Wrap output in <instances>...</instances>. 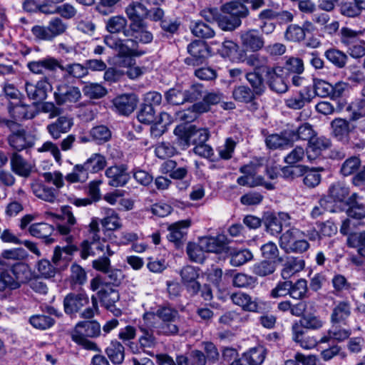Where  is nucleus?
<instances>
[{
    "label": "nucleus",
    "mask_w": 365,
    "mask_h": 365,
    "mask_svg": "<svg viewBox=\"0 0 365 365\" xmlns=\"http://www.w3.org/2000/svg\"><path fill=\"white\" fill-rule=\"evenodd\" d=\"M324 55L327 60L338 68H344L348 61L346 53L336 48L328 49Z\"/></svg>",
    "instance_id": "864d4df0"
},
{
    "label": "nucleus",
    "mask_w": 365,
    "mask_h": 365,
    "mask_svg": "<svg viewBox=\"0 0 365 365\" xmlns=\"http://www.w3.org/2000/svg\"><path fill=\"white\" fill-rule=\"evenodd\" d=\"M73 125L71 118L68 116H60L55 121L46 126V130L54 140H58L62 134L68 133Z\"/></svg>",
    "instance_id": "f3484780"
},
{
    "label": "nucleus",
    "mask_w": 365,
    "mask_h": 365,
    "mask_svg": "<svg viewBox=\"0 0 365 365\" xmlns=\"http://www.w3.org/2000/svg\"><path fill=\"white\" fill-rule=\"evenodd\" d=\"M349 247L356 248L359 256L365 257V230L360 232H352L346 240Z\"/></svg>",
    "instance_id": "c03bdc74"
},
{
    "label": "nucleus",
    "mask_w": 365,
    "mask_h": 365,
    "mask_svg": "<svg viewBox=\"0 0 365 365\" xmlns=\"http://www.w3.org/2000/svg\"><path fill=\"white\" fill-rule=\"evenodd\" d=\"M101 303L107 308L113 307L119 299L118 292L111 285L103 284L98 292Z\"/></svg>",
    "instance_id": "e433bc0d"
},
{
    "label": "nucleus",
    "mask_w": 365,
    "mask_h": 365,
    "mask_svg": "<svg viewBox=\"0 0 365 365\" xmlns=\"http://www.w3.org/2000/svg\"><path fill=\"white\" fill-rule=\"evenodd\" d=\"M126 38H120L113 35L104 37L105 44L114 50L119 57H140L145 52L139 48V44H147L152 42L153 34L148 30L145 21H138L130 22L124 31Z\"/></svg>",
    "instance_id": "f257e3e1"
},
{
    "label": "nucleus",
    "mask_w": 365,
    "mask_h": 365,
    "mask_svg": "<svg viewBox=\"0 0 365 365\" xmlns=\"http://www.w3.org/2000/svg\"><path fill=\"white\" fill-rule=\"evenodd\" d=\"M257 93L247 86L240 85L235 86L232 91L233 98L240 103H250L251 110H257L258 104L255 101Z\"/></svg>",
    "instance_id": "b1692460"
},
{
    "label": "nucleus",
    "mask_w": 365,
    "mask_h": 365,
    "mask_svg": "<svg viewBox=\"0 0 365 365\" xmlns=\"http://www.w3.org/2000/svg\"><path fill=\"white\" fill-rule=\"evenodd\" d=\"M289 215L285 212H279L277 215L271 213L265 215L264 224L268 232L277 235L282 232L283 226L289 225Z\"/></svg>",
    "instance_id": "2eb2a0df"
},
{
    "label": "nucleus",
    "mask_w": 365,
    "mask_h": 365,
    "mask_svg": "<svg viewBox=\"0 0 365 365\" xmlns=\"http://www.w3.org/2000/svg\"><path fill=\"white\" fill-rule=\"evenodd\" d=\"M205 252H220L223 247L224 242L220 237H205L199 242Z\"/></svg>",
    "instance_id": "5fc2aeb1"
},
{
    "label": "nucleus",
    "mask_w": 365,
    "mask_h": 365,
    "mask_svg": "<svg viewBox=\"0 0 365 365\" xmlns=\"http://www.w3.org/2000/svg\"><path fill=\"white\" fill-rule=\"evenodd\" d=\"M349 119L336 118L331 122V128L332 135L343 144L348 140V137L354 128L351 126Z\"/></svg>",
    "instance_id": "a211bd4d"
},
{
    "label": "nucleus",
    "mask_w": 365,
    "mask_h": 365,
    "mask_svg": "<svg viewBox=\"0 0 365 365\" xmlns=\"http://www.w3.org/2000/svg\"><path fill=\"white\" fill-rule=\"evenodd\" d=\"M224 95L219 91L204 92L202 101L194 103V108L200 113L210 110V106L223 102Z\"/></svg>",
    "instance_id": "cd10ccee"
},
{
    "label": "nucleus",
    "mask_w": 365,
    "mask_h": 365,
    "mask_svg": "<svg viewBox=\"0 0 365 365\" xmlns=\"http://www.w3.org/2000/svg\"><path fill=\"white\" fill-rule=\"evenodd\" d=\"M191 221L185 220L178 221L169 227V234L168 239L170 242L175 244L177 247H180L182 243V240L187 235L186 230L190 226Z\"/></svg>",
    "instance_id": "bb28decb"
},
{
    "label": "nucleus",
    "mask_w": 365,
    "mask_h": 365,
    "mask_svg": "<svg viewBox=\"0 0 365 365\" xmlns=\"http://www.w3.org/2000/svg\"><path fill=\"white\" fill-rule=\"evenodd\" d=\"M155 11V7L148 8L144 6L143 4H139L138 1L133 2L129 4L125 9V13L130 22H135L138 21H145V19L151 20L153 11Z\"/></svg>",
    "instance_id": "aec40b11"
},
{
    "label": "nucleus",
    "mask_w": 365,
    "mask_h": 365,
    "mask_svg": "<svg viewBox=\"0 0 365 365\" xmlns=\"http://www.w3.org/2000/svg\"><path fill=\"white\" fill-rule=\"evenodd\" d=\"M351 334V330L350 329H345L333 324L332 327L328 330L327 335L320 339L319 343H328L331 340L342 342L349 339Z\"/></svg>",
    "instance_id": "f704fd0d"
},
{
    "label": "nucleus",
    "mask_w": 365,
    "mask_h": 365,
    "mask_svg": "<svg viewBox=\"0 0 365 365\" xmlns=\"http://www.w3.org/2000/svg\"><path fill=\"white\" fill-rule=\"evenodd\" d=\"M306 304L298 303V311H302L299 319L300 325L306 329H317L323 326V322L305 309Z\"/></svg>",
    "instance_id": "7c9ffc66"
},
{
    "label": "nucleus",
    "mask_w": 365,
    "mask_h": 365,
    "mask_svg": "<svg viewBox=\"0 0 365 365\" xmlns=\"http://www.w3.org/2000/svg\"><path fill=\"white\" fill-rule=\"evenodd\" d=\"M138 98L135 93L123 94L113 100V105L116 110L123 115H128L134 111Z\"/></svg>",
    "instance_id": "6ab92c4d"
},
{
    "label": "nucleus",
    "mask_w": 365,
    "mask_h": 365,
    "mask_svg": "<svg viewBox=\"0 0 365 365\" xmlns=\"http://www.w3.org/2000/svg\"><path fill=\"white\" fill-rule=\"evenodd\" d=\"M61 71L66 73L69 76L81 78L86 76L88 73V68L86 66H83L81 63H70L66 66H63L59 62V66H58Z\"/></svg>",
    "instance_id": "6e6d98bb"
},
{
    "label": "nucleus",
    "mask_w": 365,
    "mask_h": 365,
    "mask_svg": "<svg viewBox=\"0 0 365 365\" xmlns=\"http://www.w3.org/2000/svg\"><path fill=\"white\" fill-rule=\"evenodd\" d=\"M51 86L47 78L38 81L36 84L26 82L25 83V90L27 96L36 103L41 102L46 99L47 93L51 89Z\"/></svg>",
    "instance_id": "4468645a"
},
{
    "label": "nucleus",
    "mask_w": 365,
    "mask_h": 365,
    "mask_svg": "<svg viewBox=\"0 0 365 365\" xmlns=\"http://www.w3.org/2000/svg\"><path fill=\"white\" fill-rule=\"evenodd\" d=\"M31 190L38 198L48 202H54L58 195V191L56 189L42 183L32 184Z\"/></svg>",
    "instance_id": "473e14b6"
},
{
    "label": "nucleus",
    "mask_w": 365,
    "mask_h": 365,
    "mask_svg": "<svg viewBox=\"0 0 365 365\" xmlns=\"http://www.w3.org/2000/svg\"><path fill=\"white\" fill-rule=\"evenodd\" d=\"M10 164L11 170L19 176L27 178L31 173V165L17 152L11 154Z\"/></svg>",
    "instance_id": "c85d7f7f"
},
{
    "label": "nucleus",
    "mask_w": 365,
    "mask_h": 365,
    "mask_svg": "<svg viewBox=\"0 0 365 365\" xmlns=\"http://www.w3.org/2000/svg\"><path fill=\"white\" fill-rule=\"evenodd\" d=\"M264 67L255 68L253 72L247 73L245 75L246 79L252 88L251 89L257 93V96H261L265 90L264 79L261 74V73H264Z\"/></svg>",
    "instance_id": "58836bf2"
},
{
    "label": "nucleus",
    "mask_w": 365,
    "mask_h": 365,
    "mask_svg": "<svg viewBox=\"0 0 365 365\" xmlns=\"http://www.w3.org/2000/svg\"><path fill=\"white\" fill-rule=\"evenodd\" d=\"M90 134L92 138L98 144L108 142L111 138V131L107 126L103 125L93 127L91 130Z\"/></svg>",
    "instance_id": "338daca9"
},
{
    "label": "nucleus",
    "mask_w": 365,
    "mask_h": 365,
    "mask_svg": "<svg viewBox=\"0 0 365 365\" xmlns=\"http://www.w3.org/2000/svg\"><path fill=\"white\" fill-rule=\"evenodd\" d=\"M361 159L357 156H351L346 159L341 164L340 173L343 176H349L359 170L361 167Z\"/></svg>",
    "instance_id": "13d9d810"
},
{
    "label": "nucleus",
    "mask_w": 365,
    "mask_h": 365,
    "mask_svg": "<svg viewBox=\"0 0 365 365\" xmlns=\"http://www.w3.org/2000/svg\"><path fill=\"white\" fill-rule=\"evenodd\" d=\"M105 174L108 178V185L115 187L124 186L130 179L123 166H110L106 170Z\"/></svg>",
    "instance_id": "4be33fe9"
},
{
    "label": "nucleus",
    "mask_w": 365,
    "mask_h": 365,
    "mask_svg": "<svg viewBox=\"0 0 365 365\" xmlns=\"http://www.w3.org/2000/svg\"><path fill=\"white\" fill-rule=\"evenodd\" d=\"M240 39L242 46L252 51L260 50L264 44L263 37L256 29H249L241 33Z\"/></svg>",
    "instance_id": "412c9836"
},
{
    "label": "nucleus",
    "mask_w": 365,
    "mask_h": 365,
    "mask_svg": "<svg viewBox=\"0 0 365 365\" xmlns=\"http://www.w3.org/2000/svg\"><path fill=\"white\" fill-rule=\"evenodd\" d=\"M220 16L218 26L223 31H232L242 24L241 19L249 14V9L243 4L238 1H230L220 7Z\"/></svg>",
    "instance_id": "f03ea898"
},
{
    "label": "nucleus",
    "mask_w": 365,
    "mask_h": 365,
    "mask_svg": "<svg viewBox=\"0 0 365 365\" xmlns=\"http://www.w3.org/2000/svg\"><path fill=\"white\" fill-rule=\"evenodd\" d=\"M276 264L269 260H262L254 264L252 272L258 276L265 277L272 274L275 271Z\"/></svg>",
    "instance_id": "774afa93"
},
{
    "label": "nucleus",
    "mask_w": 365,
    "mask_h": 365,
    "mask_svg": "<svg viewBox=\"0 0 365 365\" xmlns=\"http://www.w3.org/2000/svg\"><path fill=\"white\" fill-rule=\"evenodd\" d=\"M263 72L265 73L267 84L271 90L277 93H284L287 91V84L284 77V71L282 67L265 66Z\"/></svg>",
    "instance_id": "9d476101"
},
{
    "label": "nucleus",
    "mask_w": 365,
    "mask_h": 365,
    "mask_svg": "<svg viewBox=\"0 0 365 365\" xmlns=\"http://www.w3.org/2000/svg\"><path fill=\"white\" fill-rule=\"evenodd\" d=\"M191 31L194 36L201 38H211L215 35L214 29L202 21L195 22Z\"/></svg>",
    "instance_id": "bf43d9fd"
},
{
    "label": "nucleus",
    "mask_w": 365,
    "mask_h": 365,
    "mask_svg": "<svg viewBox=\"0 0 365 365\" xmlns=\"http://www.w3.org/2000/svg\"><path fill=\"white\" fill-rule=\"evenodd\" d=\"M53 231L54 227L45 222L34 223L29 227V232L33 237L44 239L46 244H51L55 241L50 237Z\"/></svg>",
    "instance_id": "2f4dec72"
},
{
    "label": "nucleus",
    "mask_w": 365,
    "mask_h": 365,
    "mask_svg": "<svg viewBox=\"0 0 365 365\" xmlns=\"http://www.w3.org/2000/svg\"><path fill=\"white\" fill-rule=\"evenodd\" d=\"M279 245L287 253L297 252V230L295 228L287 230L281 236Z\"/></svg>",
    "instance_id": "37998d69"
},
{
    "label": "nucleus",
    "mask_w": 365,
    "mask_h": 365,
    "mask_svg": "<svg viewBox=\"0 0 365 365\" xmlns=\"http://www.w3.org/2000/svg\"><path fill=\"white\" fill-rule=\"evenodd\" d=\"M64 240L68 245L62 248L57 246L54 250L52 261L55 266H58L62 259L67 261L68 256L78 250L77 246L72 244L73 241V236H68Z\"/></svg>",
    "instance_id": "72a5a7b5"
},
{
    "label": "nucleus",
    "mask_w": 365,
    "mask_h": 365,
    "mask_svg": "<svg viewBox=\"0 0 365 365\" xmlns=\"http://www.w3.org/2000/svg\"><path fill=\"white\" fill-rule=\"evenodd\" d=\"M319 170H323V168L317 170L303 165H298V175L302 178L304 185L309 188L315 187L320 183L322 178L319 173Z\"/></svg>",
    "instance_id": "c756f323"
},
{
    "label": "nucleus",
    "mask_w": 365,
    "mask_h": 365,
    "mask_svg": "<svg viewBox=\"0 0 365 365\" xmlns=\"http://www.w3.org/2000/svg\"><path fill=\"white\" fill-rule=\"evenodd\" d=\"M174 134L178 137V144L183 148L190 144L197 146L205 143L210 136L207 129L197 128L193 125L187 128L178 126L174 130Z\"/></svg>",
    "instance_id": "39448f33"
},
{
    "label": "nucleus",
    "mask_w": 365,
    "mask_h": 365,
    "mask_svg": "<svg viewBox=\"0 0 365 365\" xmlns=\"http://www.w3.org/2000/svg\"><path fill=\"white\" fill-rule=\"evenodd\" d=\"M250 365H260L264 361L266 356V349L259 346L251 348L248 351L243 354Z\"/></svg>",
    "instance_id": "4d7b16f0"
},
{
    "label": "nucleus",
    "mask_w": 365,
    "mask_h": 365,
    "mask_svg": "<svg viewBox=\"0 0 365 365\" xmlns=\"http://www.w3.org/2000/svg\"><path fill=\"white\" fill-rule=\"evenodd\" d=\"M148 316L157 317L160 322L161 321L173 322V320H179L180 319V314L178 313V311L174 308L170 307H159L155 311V313L146 314L144 315L143 318L145 319V317H147Z\"/></svg>",
    "instance_id": "8fccbe9b"
},
{
    "label": "nucleus",
    "mask_w": 365,
    "mask_h": 365,
    "mask_svg": "<svg viewBox=\"0 0 365 365\" xmlns=\"http://www.w3.org/2000/svg\"><path fill=\"white\" fill-rule=\"evenodd\" d=\"M167 103L179 106L185 103L184 90L180 86H175L168 90L164 95Z\"/></svg>",
    "instance_id": "3c124183"
},
{
    "label": "nucleus",
    "mask_w": 365,
    "mask_h": 365,
    "mask_svg": "<svg viewBox=\"0 0 365 365\" xmlns=\"http://www.w3.org/2000/svg\"><path fill=\"white\" fill-rule=\"evenodd\" d=\"M54 98L58 106L76 103L81 98V93L78 87L61 83L57 86Z\"/></svg>",
    "instance_id": "1a4fd4ad"
},
{
    "label": "nucleus",
    "mask_w": 365,
    "mask_h": 365,
    "mask_svg": "<svg viewBox=\"0 0 365 365\" xmlns=\"http://www.w3.org/2000/svg\"><path fill=\"white\" fill-rule=\"evenodd\" d=\"M361 31H355L348 27H342L340 30V41L346 48L360 40Z\"/></svg>",
    "instance_id": "e2e57ef3"
},
{
    "label": "nucleus",
    "mask_w": 365,
    "mask_h": 365,
    "mask_svg": "<svg viewBox=\"0 0 365 365\" xmlns=\"http://www.w3.org/2000/svg\"><path fill=\"white\" fill-rule=\"evenodd\" d=\"M7 109L10 115L15 119H32L37 114L36 110L21 100H18L16 103L9 102Z\"/></svg>",
    "instance_id": "5701e85b"
},
{
    "label": "nucleus",
    "mask_w": 365,
    "mask_h": 365,
    "mask_svg": "<svg viewBox=\"0 0 365 365\" xmlns=\"http://www.w3.org/2000/svg\"><path fill=\"white\" fill-rule=\"evenodd\" d=\"M89 173H91L84 163L77 164L73 167L72 172L66 175L65 179L71 183L84 182L88 179Z\"/></svg>",
    "instance_id": "49530a36"
},
{
    "label": "nucleus",
    "mask_w": 365,
    "mask_h": 365,
    "mask_svg": "<svg viewBox=\"0 0 365 365\" xmlns=\"http://www.w3.org/2000/svg\"><path fill=\"white\" fill-rule=\"evenodd\" d=\"M89 299L84 292H71L68 294L63 299L64 312L67 314H73L78 313L81 309L87 305Z\"/></svg>",
    "instance_id": "ddd939ff"
},
{
    "label": "nucleus",
    "mask_w": 365,
    "mask_h": 365,
    "mask_svg": "<svg viewBox=\"0 0 365 365\" xmlns=\"http://www.w3.org/2000/svg\"><path fill=\"white\" fill-rule=\"evenodd\" d=\"M106 241L102 240L101 242H89L88 240H84L81 243V257L86 259L88 256L100 255H105V245Z\"/></svg>",
    "instance_id": "4c0bfd02"
},
{
    "label": "nucleus",
    "mask_w": 365,
    "mask_h": 365,
    "mask_svg": "<svg viewBox=\"0 0 365 365\" xmlns=\"http://www.w3.org/2000/svg\"><path fill=\"white\" fill-rule=\"evenodd\" d=\"M349 194V188L341 182L331 184L329 188V195L327 197L334 202H343Z\"/></svg>",
    "instance_id": "a18cd8bd"
},
{
    "label": "nucleus",
    "mask_w": 365,
    "mask_h": 365,
    "mask_svg": "<svg viewBox=\"0 0 365 365\" xmlns=\"http://www.w3.org/2000/svg\"><path fill=\"white\" fill-rule=\"evenodd\" d=\"M59 66V61L53 57H46L38 61L28 62L27 68L33 73L44 74L45 71H55Z\"/></svg>",
    "instance_id": "a878e982"
},
{
    "label": "nucleus",
    "mask_w": 365,
    "mask_h": 365,
    "mask_svg": "<svg viewBox=\"0 0 365 365\" xmlns=\"http://www.w3.org/2000/svg\"><path fill=\"white\" fill-rule=\"evenodd\" d=\"M153 328L158 335H176L179 332V320L155 322Z\"/></svg>",
    "instance_id": "79ce46f5"
},
{
    "label": "nucleus",
    "mask_w": 365,
    "mask_h": 365,
    "mask_svg": "<svg viewBox=\"0 0 365 365\" xmlns=\"http://www.w3.org/2000/svg\"><path fill=\"white\" fill-rule=\"evenodd\" d=\"M106 353L110 361L115 364H120L124 360V346L116 340L110 342V345L106 349Z\"/></svg>",
    "instance_id": "a19ab883"
},
{
    "label": "nucleus",
    "mask_w": 365,
    "mask_h": 365,
    "mask_svg": "<svg viewBox=\"0 0 365 365\" xmlns=\"http://www.w3.org/2000/svg\"><path fill=\"white\" fill-rule=\"evenodd\" d=\"M29 322L34 328L44 330L51 327L55 320L48 315L36 314L30 317Z\"/></svg>",
    "instance_id": "69168bd1"
},
{
    "label": "nucleus",
    "mask_w": 365,
    "mask_h": 365,
    "mask_svg": "<svg viewBox=\"0 0 365 365\" xmlns=\"http://www.w3.org/2000/svg\"><path fill=\"white\" fill-rule=\"evenodd\" d=\"M128 21L123 16H115L109 18L106 24V30L111 34H119L128 28Z\"/></svg>",
    "instance_id": "09e8293b"
},
{
    "label": "nucleus",
    "mask_w": 365,
    "mask_h": 365,
    "mask_svg": "<svg viewBox=\"0 0 365 365\" xmlns=\"http://www.w3.org/2000/svg\"><path fill=\"white\" fill-rule=\"evenodd\" d=\"M199 271L198 268L187 265L183 267L179 272L182 283L190 295L197 294L201 289L200 284L197 281L199 277Z\"/></svg>",
    "instance_id": "9b49d317"
},
{
    "label": "nucleus",
    "mask_w": 365,
    "mask_h": 365,
    "mask_svg": "<svg viewBox=\"0 0 365 365\" xmlns=\"http://www.w3.org/2000/svg\"><path fill=\"white\" fill-rule=\"evenodd\" d=\"M151 21L159 22L162 36L168 38L178 34L181 25L180 21L178 18L165 16L163 9L160 7H155V11L152 13Z\"/></svg>",
    "instance_id": "423d86ee"
},
{
    "label": "nucleus",
    "mask_w": 365,
    "mask_h": 365,
    "mask_svg": "<svg viewBox=\"0 0 365 365\" xmlns=\"http://www.w3.org/2000/svg\"><path fill=\"white\" fill-rule=\"evenodd\" d=\"M257 278L244 273H237L233 276L232 285L238 288L252 289L257 284Z\"/></svg>",
    "instance_id": "680f3d73"
},
{
    "label": "nucleus",
    "mask_w": 365,
    "mask_h": 365,
    "mask_svg": "<svg viewBox=\"0 0 365 365\" xmlns=\"http://www.w3.org/2000/svg\"><path fill=\"white\" fill-rule=\"evenodd\" d=\"M186 252L189 259L197 263H202L205 259V251L200 243L196 244L189 242L187 245Z\"/></svg>",
    "instance_id": "0e129e2a"
},
{
    "label": "nucleus",
    "mask_w": 365,
    "mask_h": 365,
    "mask_svg": "<svg viewBox=\"0 0 365 365\" xmlns=\"http://www.w3.org/2000/svg\"><path fill=\"white\" fill-rule=\"evenodd\" d=\"M297 138V131L284 130L280 133L268 135L264 140L265 145L270 150L285 149L292 147Z\"/></svg>",
    "instance_id": "0eeeda50"
},
{
    "label": "nucleus",
    "mask_w": 365,
    "mask_h": 365,
    "mask_svg": "<svg viewBox=\"0 0 365 365\" xmlns=\"http://www.w3.org/2000/svg\"><path fill=\"white\" fill-rule=\"evenodd\" d=\"M253 257L252 252L247 249L232 250L230 252V262L234 267H240Z\"/></svg>",
    "instance_id": "603ef678"
},
{
    "label": "nucleus",
    "mask_w": 365,
    "mask_h": 365,
    "mask_svg": "<svg viewBox=\"0 0 365 365\" xmlns=\"http://www.w3.org/2000/svg\"><path fill=\"white\" fill-rule=\"evenodd\" d=\"M350 121L355 122L365 117V99L358 98L350 103L346 108Z\"/></svg>",
    "instance_id": "ea45409f"
},
{
    "label": "nucleus",
    "mask_w": 365,
    "mask_h": 365,
    "mask_svg": "<svg viewBox=\"0 0 365 365\" xmlns=\"http://www.w3.org/2000/svg\"><path fill=\"white\" fill-rule=\"evenodd\" d=\"M101 334V325L95 320L82 321L77 323L71 332V339L83 349L101 352L96 343L88 338L98 337Z\"/></svg>",
    "instance_id": "7ed1b4c3"
},
{
    "label": "nucleus",
    "mask_w": 365,
    "mask_h": 365,
    "mask_svg": "<svg viewBox=\"0 0 365 365\" xmlns=\"http://www.w3.org/2000/svg\"><path fill=\"white\" fill-rule=\"evenodd\" d=\"M232 302L242 308L247 312H258L259 306L256 300H253L252 297L244 292H236L230 297Z\"/></svg>",
    "instance_id": "c9c22d12"
},
{
    "label": "nucleus",
    "mask_w": 365,
    "mask_h": 365,
    "mask_svg": "<svg viewBox=\"0 0 365 365\" xmlns=\"http://www.w3.org/2000/svg\"><path fill=\"white\" fill-rule=\"evenodd\" d=\"M7 272L10 289H18L21 284L29 282L32 277L29 265L25 263H16Z\"/></svg>",
    "instance_id": "6e6552de"
},
{
    "label": "nucleus",
    "mask_w": 365,
    "mask_h": 365,
    "mask_svg": "<svg viewBox=\"0 0 365 365\" xmlns=\"http://www.w3.org/2000/svg\"><path fill=\"white\" fill-rule=\"evenodd\" d=\"M351 306L347 300L339 301L335 303L330 316V322L332 324H346L347 319L351 316Z\"/></svg>",
    "instance_id": "393cba45"
},
{
    "label": "nucleus",
    "mask_w": 365,
    "mask_h": 365,
    "mask_svg": "<svg viewBox=\"0 0 365 365\" xmlns=\"http://www.w3.org/2000/svg\"><path fill=\"white\" fill-rule=\"evenodd\" d=\"M84 163L91 173H97L106 168L107 161L103 155L93 153Z\"/></svg>",
    "instance_id": "de8ad7c7"
},
{
    "label": "nucleus",
    "mask_w": 365,
    "mask_h": 365,
    "mask_svg": "<svg viewBox=\"0 0 365 365\" xmlns=\"http://www.w3.org/2000/svg\"><path fill=\"white\" fill-rule=\"evenodd\" d=\"M335 212L333 202L329 200L327 197H322L317 205H315L311 211V217L312 218H317L325 212Z\"/></svg>",
    "instance_id": "052dcab7"
},
{
    "label": "nucleus",
    "mask_w": 365,
    "mask_h": 365,
    "mask_svg": "<svg viewBox=\"0 0 365 365\" xmlns=\"http://www.w3.org/2000/svg\"><path fill=\"white\" fill-rule=\"evenodd\" d=\"M5 123L11 132L7 136V143L14 152L19 153L34 147V136L29 133L20 124L9 120H6Z\"/></svg>",
    "instance_id": "20e7f679"
},
{
    "label": "nucleus",
    "mask_w": 365,
    "mask_h": 365,
    "mask_svg": "<svg viewBox=\"0 0 365 365\" xmlns=\"http://www.w3.org/2000/svg\"><path fill=\"white\" fill-rule=\"evenodd\" d=\"M330 140L325 138H317L313 139L308 147L306 148V154H304L303 148L298 145V161L303 159L304 155L308 160H312L319 155L321 150L328 148L330 146Z\"/></svg>",
    "instance_id": "dca6fc26"
},
{
    "label": "nucleus",
    "mask_w": 365,
    "mask_h": 365,
    "mask_svg": "<svg viewBox=\"0 0 365 365\" xmlns=\"http://www.w3.org/2000/svg\"><path fill=\"white\" fill-rule=\"evenodd\" d=\"M187 51L190 56L185 58V62L189 66L202 64L207 56L208 49L206 43L200 40H195L187 46Z\"/></svg>",
    "instance_id": "f8f14e48"
}]
</instances>
